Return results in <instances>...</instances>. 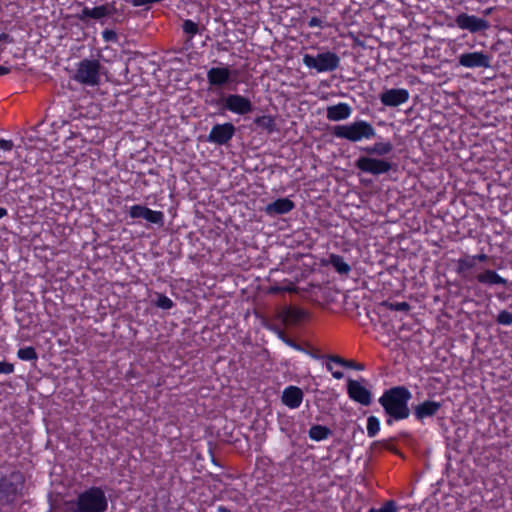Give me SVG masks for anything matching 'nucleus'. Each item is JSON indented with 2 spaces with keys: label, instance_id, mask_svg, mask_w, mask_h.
Instances as JSON below:
<instances>
[{
  "label": "nucleus",
  "instance_id": "nucleus-7",
  "mask_svg": "<svg viewBox=\"0 0 512 512\" xmlns=\"http://www.w3.org/2000/svg\"><path fill=\"white\" fill-rule=\"evenodd\" d=\"M303 64L309 69H315L318 73L332 72L340 65V57L331 51L318 53L316 56L305 54Z\"/></svg>",
  "mask_w": 512,
  "mask_h": 512
},
{
  "label": "nucleus",
  "instance_id": "nucleus-1",
  "mask_svg": "<svg viewBox=\"0 0 512 512\" xmlns=\"http://www.w3.org/2000/svg\"><path fill=\"white\" fill-rule=\"evenodd\" d=\"M411 399L412 393L406 386L398 385L384 390L378 402L387 416V425H392L394 421L405 420L410 416L408 404Z\"/></svg>",
  "mask_w": 512,
  "mask_h": 512
},
{
  "label": "nucleus",
  "instance_id": "nucleus-53",
  "mask_svg": "<svg viewBox=\"0 0 512 512\" xmlns=\"http://www.w3.org/2000/svg\"><path fill=\"white\" fill-rule=\"evenodd\" d=\"M481 259H482V261H484L486 259V256L483 253H482Z\"/></svg>",
  "mask_w": 512,
  "mask_h": 512
},
{
  "label": "nucleus",
  "instance_id": "nucleus-52",
  "mask_svg": "<svg viewBox=\"0 0 512 512\" xmlns=\"http://www.w3.org/2000/svg\"><path fill=\"white\" fill-rule=\"evenodd\" d=\"M479 338H480L479 334H476V335H475V340H476L475 345L477 344V340H478Z\"/></svg>",
  "mask_w": 512,
  "mask_h": 512
},
{
  "label": "nucleus",
  "instance_id": "nucleus-13",
  "mask_svg": "<svg viewBox=\"0 0 512 512\" xmlns=\"http://www.w3.org/2000/svg\"><path fill=\"white\" fill-rule=\"evenodd\" d=\"M231 75L228 67H212L207 71V81L210 86L223 87L233 82Z\"/></svg>",
  "mask_w": 512,
  "mask_h": 512
},
{
  "label": "nucleus",
  "instance_id": "nucleus-25",
  "mask_svg": "<svg viewBox=\"0 0 512 512\" xmlns=\"http://www.w3.org/2000/svg\"><path fill=\"white\" fill-rule=\"evenodd\" d=\"M459 64L467 68L480 67V52L461 54Z\"/></svg>",
  "mask_w": 512,
  "mask_h": 512
},
{
  "label": "nucleus",
  "instance_id": "nucleus-24",
  "mask_svg": "<svg viewBox=\"0 0 512 512\" xmlns=\"http://www.w3.org/2000/svg\"><path fill=\"white\" fill-rule=\"evenodd\" d=\"M490 284V285H507V280L501 277L496 271L494 270H484L482 271V284Z\"/></svg>",
  "mask_w": 512,
  "mask_h": 512
},
{
  "label": "nucleus",
  "instance_id": "nucleus-50",
  "mask_svg": "<svg viewBox=\"0 0 512 512\" xmlns=\"http://www.w3.org/2000/svg\"><path fill=\"white\" fill-rule=\"evenodd\" d=\"M7 214H8L7 209H6V208H4V207H0V219H2L3 217H5Z\"/></svg>",
  "mask_w": 512,
  "mask_h": 512
},
{
  "label": "nucleus",
  "instance_id": "nucleus-51",
  "mask_svg": "<svg viewBox=\"0 0 512 512\" xmlns=\"http://www.w3.org/2000/svg\"><path fill=\"white\" fill-rule=\"evenodd\" d=\"M481 25H482V31L488 27V23L483 19H482Z\"/></svg>",
  "mask_w": 512,
  "mask_h": 512
},
{
  "label": "nucleus",
  "instance_id": "nucleus-11",
  "mask_svg": "<svg viewBox=\"0 0 512 512\" xmlns=\"http://www.w3.org/2000/svg\"><path fill=\"white\" fill-rule=\"evenodd\" d=\"M410 93L405 88H391L380 94V101L384 106L398 107L409 100Z\"/></svg>",
  "mask_w": 512,
  "mask_h": 512
},
{
  "label": "nucleus",
  "instance_id": "nucleus-30",
  "mask_svg": "<svg viewBox=\"0 0 512 512\" xmlns=\"http://www.w3.org/2000/svg\"><path fill=\"white\" fill-rule=\"evenodd\" d=\"M144 219L149 223L162 225L164 222V214L161 211L147 208Z\"/></svg>",
  "mask_w": 512,
  "mask_h": 512
},
{
  "label": "nucleus",
  "instance_id": "nucleus-39",
  "mask_svg": "<svg viewBox=\"0 0 512 512\" xmlns=\"http://www.w3.org/2000/svg\"><path fill=\"white\" fill-rule=\"evenodd\" d=\"M308 27L309 28H320V29H323L325 28L326 24H325V21L318 18V17H312L308 23H307Z\"/></svg>",
  "mask_w": 512,
  "mask_h": 512
},
{
  "label": "nucleus",
  "instance_id": "nucleus-19",
  "mask_svg": "<svg viewBox=\"0 0 512 512\" xmlns=\"http://www.w3.org/2000/svg\"><path fill=\"white\" fill-rule=\"evenodd\" d=\"M327 262L339 275H348L351 272V266L341 255L331 253Z\"/></svg>",
  "mask_w": 512,
  "mask_h": 512
},
{
  "label": "nucleus",
  "instance_id": "nucleus-54",
  "mask_svg": "<svg viewBox=\"0 0 512 512\" xmlns=\"http://www.w3.org/2000/svg\"><path fill=\"white\" fill-rule=\"evenodd\" d=\"M487 93L486 90H482V96L485 95Z\"/></svg>",
  "mask_w": 512,
  "mask_h": 512
},
{
  "label": "nucleus",
  "instance_id": "nucleus-33",
  "mask_svg": "<svg viewBox=\"0 0 512 512\" xmlns=\"http://www.w3.org/2000/svg\"><path fill=\"white\" fill-rule=\"evenodd\" d=\"M147 208H148L147 206L140 205V204L132 205V206H130L129 211H128L129 216L133 219H138V218L144 219Z\"/></svg>",
  "mask_w": 512,
  "mask_h": 512
},
{
  "label": "nucleus",
  "instance_id": "nucleus-38",
  "mask_svg": "<svg viewBox=\"0 0 512 512\" xmlns=\"http://www.w3.org/2000/svg\"><path fill=\"white\" fill-rule=\"evenodd\" d=\"M15 370L14 364L6 361H0V374H12Z\"/></svg>",
  "mask_w": 512,
  "mask_h": 512
},
{
  "label": "nucleus",
  "instance_id": "nucleus-21",
  "mask_svg": "<svg viewBox=\"0 0 512 512\" xmlns=\"http://www.w3.org/2000/svg\"><path fill=\"white\" fill-rule=\"evenodd\" d=\"M92 19H101L107 16H112L116 13L117 9L115 2L105 3L92 9Z\"/></svg>",
  "mask_w": 512,
  "mask_h": 512
},
{
  "label": "nucleus",
  "instance_id": "nucleus-34",
  "mask_svg": "<svg viewBox=\"0 0 512 512\" xmlns=\"http://www.w3.org/2000/svg\"><path fill=\"white\" fill-rule=\"evenodd\" d=\"M346 361H347V359H344L341 356L329 355V356H327V360H326L325 366H326V369L328 371H332V364H336L338 366H341V367L345 368Z\"/></svg>",
  "mask_w": 512,
  "mask_h": 512
},
{
  "label": "nucleus",
  "instance_id": "nucleus-10",
  "mask_svg": "<svg viewBox=\"0 0 512 512\" xmlns=\"http://www.w3.org/2000/svg\"><path fill=\"white\" fill-rule=\"evenodd\" d=\"M347 394L349 398L363 406H368L372 402V393L359 381L349 379L347 382Z\"/></svg>",
  "mask_w": 512,
  "mask_h": 512
},
{
  "label": "nucleus",
  "instance_id": "nucleus-17",
  "mask_svg": "<svg viewBox=\"0 0 512 512\" xmlns=\"http://www.w3.org/2000/svg\"><path fill=\"white\" fill-rule=\"evenodd\" d=\"M352 109L347 103L341 102L336 105L328 106L326 117L330 121H341L350 117Z\"/></svg>",
  "mask_w": 512,
  "mask_h": 512
},
{
  "label": "nucleus",
  "instance_id": "nucleus-20",
  "mask_svg": "<svg viewBox=\"0 0 512 512\" xmlns=\"http://www.w3.org/2000/svg\"><path fill=\"white\" fill-rule=\"evenodd\" d=\"M393 150V145L390 141L386 142H376L373 145L366 146L362 148V151L367 153L368 155H377V156H385L391 153Z\"/></svg>",
  "mask_w": 512,
  "mask_h": 512
},
{
  "label": "nucleus",
  "instance_id": "nucleus-35",
  "mask_svg": "<svg viewBox=\"0 0 512 512\" xmlns=\"http://www.w3.org/2000/svg\"><path fill=\"white\" fill-rule=\"evenodd\" d=\"M278 336L286 345L293 348L294 350L301 351V352L304 351V348L299 343H297L295 340L288 337L284 331L280 330L278 332Z\"/></svg>",
  "mask_w": 512,
  "mask_h": 512
},
{
  "label": "nucleus",
  "instance_id": "nucleus-22",
  "mask_svg": "<svg viewBox=\"0 0 512 512\" xmlns=\"http://www.w3.org/2000/svg\"><path fill=\"white\" fill-rule=\"evenodd\" d=\"M330 434L331 430L320 424L312 425L308 431L309 438L317 442L327 439Z\"/></svg>",
  "mask_w": 512,
  "mask_h": 512
},
{
  "label": "nucleus",
  "instance_id": "nucleus-40",
  "mask_svg": "<svg viewBox=\"0 0 512 512\" xmlns=\"http://www.w3.org/2000/svg\"><path fill=\"white\" fill-rule=\"evenodd\" d=\"M391 309L395 310V311H409L410 310V305L403 301V302H396V303H392L391 304Z\"/></svg>",
  "mask_w": 512,
  "mask_h": 512
},
{
  "label": "nucleus",
  "instance_id": "nucleus-2",
  "mask_svg": "<svg viewBox=\"0 0 512 512\" xmlns=\"http://www.w3.org/2000/svg\"><path fill=\"white\" fill-rule=\"evenodd\" d=\"M72 505L74 512H105L108 501L101 487L91 486L79 493Z\"/></svg>",
  "mask_w": 512,
  "mask_h": 512
},
{
  "label": "nucleus",
  "instance_id": "nucleus-16",
  "mask_svg": "<svg viewBox=\"0 0 512 512\" xmlns=\"http://www.w3.org/2000/svg\"><path fill=\"white\" fill-rule=\"evenodd\" d=\"M294 208L295 204L292 200L289 198H279L269 203L265 208V212L271 216L284 215L292 211Z\"/></svg>",
  "mask_w": 512,
  "mask_h": 512
},
{
  "label": "nucleus",
  "instance_id": "nucleus-48",
  "mask_svg": "<svg viewBox=\"0 0 512 512\" xmlns=\"http://www.w3.org/2000/svg\"><path fill=\"white\" fill-rule=\"evenodd\" d=\"M218 512H232L228 507L220 505L217 507Z\"/></svg>",
  "mask_w": 512,
  "mask_h": 512
},
{
  "label": "nucleus",
  "instance_id": "nucleus-14",
  "mask_svg": "<svg viewBox=\"0 0 512 512\" xmlns=\"http://www.w3.org/2000/svg\"><path fill=\"white\" fill-rule=\"evenodd\" d=\"M442 404L433 400H425L413 408V415L419 422H423L426 418L434 417L441 409Z\"/></svg>",
  "mask_w": 512,
  "mask_h": 512
},
{
  "label": "nucleus",
  "instance_id": "nucleus-26",
  "mask_svg": "<svg viewBox=\"0 0 512 512\" xmlns=\"http://www.w3.org/2000/svg\"><path fill=\"white\" fill-rule=\"evenodd\" d=\"M156 299L153 300V305L162 310H170L175 306V303L165 294L155 292Z\"/></svg>",
  "mask_w": 512,
  "mask_h": 512
},
{
  "label": "nucleus",
  "instance_id": "nucleus-27",
  "mask_svg": "<svg viewBox=\"0 0 512 512\" xmlns=\"http://www.w3.org/2000/svg\"><path fill=\"white\" fill-rule=\"evenodd\" d=\"M17 357L22 361H37L38 353L33 346H26L18 349Z\"/></svg>",
  "mask_w": 512,
  "mask_h": 512
},
{
  "label": "nucleus",
  "instance_id": "nucleus-42",
  "mask_svg": "<svg viewBox=\"0 0 512 512\" xmlns=\"http://www.w3.org/2000/svg\"><path fill=\"white\" fill-rule=\"evenodd\" d=\"M14 147L12 140L0 139V149L4 151H11Z\"/></svg>",
  "mask_w": 512,
  "mask_h": 512
},
{
  "label": "nucleus",
  "instance_id": "nucleus-55",
  "mask_svg": "<svg viewBox=\"0 0 512 512\" xmlns=\"http://www.w3.org/2000/svg\"><path fill=\"white\" fill-rule=\"evenodd\" d=\"M310 10H311V11H315V10H317V9H316V8H314V7H311V8H310Z\"/></svg>",
  "mask_w": 512,
  "mask_h": 512
},
{
  "label": "nucleus",
  "instance_id": "nucleus-31",
  "mask_svg": "<svg viewBox=\"0 0 512 512\" xmlns=\"http://www.w3.org/2000/svg\"><path fill=\"white\" fill-rule=\"evenodd\" d=\"M398 506L395 500H387L385 501L381 507L379 508H370L368 512H397Z\"/></svg>",
  "mask_w": 512,
  "mask_h": 512
},
{
  "label": "nucleus",
  "instance_id": "nucleus-44",
  "mask_svg": "<svg viewBox=\"0 0 512 512\" xmlns=\"http://www.w3.org/2000/svg\"><path fill=\"white\" fill-rule=\"evenodd\" d=\"M91 9H92V8H89V7L85 6V7L82 9V11H81V14H80L79 18H80L81 20H84V19H86V18H91V19H92V10H91Z\"/></svg>",
  "mask_w": 512,
  "mask_h": 512
},
{
  "label": "nucleus",
  "instance_id": "nucleus-18",
  "mask_svg": "<svg viewBox=\"0 0 512 512\" xmlns=\"http://www.w3.org/2000/svg\"><path fill=\"white\" fill-rule=\"evenodd\" d=\"M456 23L461 29H467L471 32L480 31V18L462 13L457 16Z\"/></svg>",
  "mask_w": 512,
  "mask_h": 512
},
{
  "label": "nucleus",
  "instance_id": "nucleus-8",
  "mask_svg": "<svg viewBox=\"0 0 512 512\" xmlns=\"http://www.w3.org/2000/svg\"><path fill=\"white\" fill-rule=\"evenodd\" d=\"M355 167L362 173L378 176L388 173L392 169V163L385 159L360 156L355 161Z\"/></svg>",
  "mask_w": 512,
  "mask_h": 512
},
{
  "label": "nucleus",
  "instance_id": "nucleus-28",
  "mask_svg": "<svg viewBox=\"0 0 512 512\" xmlns=\"http://www.w3.org/2000/svg\"><path fill=\"white\" fill-rule=\"evenodd\" d=\"M305 316V312L298 308H288L284 311V320L289 323H298Z\"/></svg>",
  "mask_w": 512,
  "mask_h": 512
},
{
  "label": "nucleus",
  "instance_id": "nucleus-9",
  "mask_svg": "<svg viewBox=\"0 0 512 512\" xmlns=\"http://www.w3.org/2000/svg\"><path fill=\"white\" fill-rule=\"evenodd\" d=\"M236 128L231 122L215 124L211 128L207 141L215 145H226L235 135Z\"/></svg>",
  "mask_w": 512,
  "mask_h": 512
},
{
  "label": "nucleus",
  "instance_id": "nucleus-12",
  "mask_svg": "<svg viewBox=\"0 0 512 512\" xmlns=\"http://www.w3.org/2000/svg\"><path fill=\"white\" fill-rule=\"evenodd\" d=\"M477 261H480V255L464 256L457 262V272L465 278H476L480 281Z\"/></svg>",
  "mask_w": 512,
  "mask_h": 512
},
{
  "label": "nucleus",
  "instance_id": "nucleus-3",
  "mask_svg": "<svg viewBox=\"0 0 512 512\" xmlns=\"http://www.w3.org/2000/svg\"><path fill=\"white\" fill-rule=\"evenodd\" d=\"M25 479L20 471H12L0 477V505H13L22 495Z\"/></svg>",
  "mask_w": 512,
  "mask_h": 512
},
{
  "label": "nucleus",
  "instance_id": "nucleus-6",
  "mask_svg": "<svg viewBox=\"0 0 512 512\" xmlns=\"http://www.w3.org/2000/svg\"><path fill=\"white\" fill-rule=\"evenodd\" d=\"M101 64L97 59L85 58L76 67L73 80L84 86H97L100 84Z\"/></svg>",
  "mask_w": 512,
  "mask_h": 512
},
{
  "label": "nucleus",
  "instance_id": "nucleus-45",
  "mask_svg": "<svg viewBox=\"0 0 512 512\" xmlns=\"http://www.w3.org/2000/svg\"><path fill=\"white\" fill-rule=\"evenodd\" d=\"M334 365L335 364H332V371H330V372H331L333 378L340 380L344 377V373L341 370H335Z\"/></svg>",
  "mask_w": 512,
  "mask_h": 512
},
{
  "label": "nucleus",
  "instance_id": "nucleus-36",
  "mask_svg": "<svg viewBox=\"0 0 512 512\" xmlns=\"http://www.w3.org/2000/svg\"><path fill=\"white\" fill-rule=\"evenodd\" d=\"M496 322L504 326L512 325V313L507 310L500 311L497 315Z\"/></svg>",
  "mask_w": 512,
  "mask_h": 512
},
{
  "label": "nucleus",
  "instance_id": "nucleus-4",
  "mask_svg": "<svg viewBox=\"0 0 512 512\" xmlns=\"http://www.w3.org/2000/svg\"><path fill=\"white\" fill-rule=\"evenodd\" d=\"M332 134L336 138L358 142L362 139L373 138L376 132L372 124L364 120H359L350 124L334 126Z\"/></svg>",
  "mask_w": 512,
  "mask_h": 512
},
{
  "label": "nucleus",
  "instance_id": "nucleus-37",
  "mask_svg": "<svg viewBox=\"0 0 512 512\" xmlns=\"http://www.w3.org/2000/svg\"><path fill=\"white\" fill-rule=\"evenodd\" d=\"M102 38L105 42H116L118 40V35L112 29H105L102 31Z\"/></svg>",
  "mask_w": 512,
  "mask_h": 512
},
{
  "label": "nucleus",
  "instance_id": "nucleus-29",
  "mask_svg": "<svg viewBox=\"0 0 512 512\" xmlns=\"http://www.w3.org/2000/svg\"><path fill=\"white\" fill-rule=\"evenodd\" d=\"M380 420L378 417L371 415L367 418V436L369 438H374L380 431Z\"/></svg>",
  "mask_w": 512,
  "mask_h": 512
},
{
  "label": "nucleus",
  "instance_id": "nucleus-47",
  "mask_svg": "<svg viewBox=\"0 0 512 512\" xmlns=\"http://www.w3.org/2000/svg\"><path fill=\"white\" fill-rule=\"evenodd\" d=\"M11 71L10 67L0 65V76L9 74Z\"/></svg>",
  "mask_w": 512,
  "mask_h": 512
},
{
  "label": "nucleus",
  "instance_id": "nucleus-32",
  "mask_svg": "<svg viewBox=\"0 0 512 512\" xmlns=\"http://www.w3.org/2000/svg\"><path fill=\"white\" fill-rule=\"evenodd\" d=\"M183 32L193 38L199 32V26L193 20L187 19L182 25Z\"/></svg>",
  "mask_w": 512,
  "mask_h": 512
},
{
  "label": "nucleus",
  "instance_id": "nucleus-23",
  "mask_svg": "<svg viewBox=\"0 0 512 512\" xmlns=\"http://www.w3.org/2000/svg\"><path fill=\"white\" fill-rule=\"evenodd\" d=\"M254 123L257 127L266 130L268 133H273L276 130L275 118L271 115L257 116L254 119Z\"/></svg>",
  "mask_w": 512,
  "mask_h": 512
},
{
  "label": "nucleus",
  "instance_id": "nucleus-46",
  "mask_svg": "<svg viewBox=\"0 0 512 512\" xmlns=\"http://www.w3.org/2000/svg\"><path fill=\"white\" fill-rule=\"evenodd\" d=\"M489 62H490L489 57L482 53V57H481V65H482V67H489V65H490Z\"/></svg>",
  "mask_w": 512,
  "mask_h": 512
},
{
  "label": "nucleus",
  "instance_id": "nucleus-41",
  "mask_svg": "<svg viewBox=\"0 0 512 512\" xmlns=\"http://www.w3.org/2000/svg\"><path fill=\"white\" fill-rule=\"evenodd\" d=\"M294 286L292 284L288 285V286H272L270 288V291L272 293H280V292H291V291H294Z\"/></svg>",
  "mask_w": 512,
  "mask_h": 512
},
{
  "label": "nucleus",
  "instance_id": "nucleus-15",
  "mask_svg": "<svg viewBox=\"0 0 512 512\" xmlns=\"http://www.w3.org/2000/svg\"><path fill=\"white\" fill-rule=\"evenodd\" d=\"M303 392L297 386H288L282 393V403L290 409H297L303 401Z\"/></svg>",
  "mask_w": 512,
  "mask_h": 512
},
{
  "label": "nucleus",
  "instance_id": "nucleus-49",
  "mask_svg": "<svg viewBox=\"0 0 512 512\" xmlns=\"http://www.w3.org/2000/svg\"><path fill=\"white\" fill-rule=\"evenodd\" d=\"M9 38H10V36L8 34H6V33H1L0 34V42H2V41L8 42Z\"/></svg>",
  "mask_w": 512,
  "mask_h": 512
},
{
  "label": "nucleus",
  "instance_id": "nucleus-43",
  "mask_svg": "<svg viewBox=\"0 0 512 512\" xmlns=\"http://www.w3.org/2000/svg\"><path fill=\"white\" fill-rule=\"evenodd\" d=\"M345 368L354 369V370H363L364 366L360 363L355 362L354 360H347Z\"/></svg>",
  "mask_w": 512,
  "mask_h": 512
},
{
  "label": "nucleus",
  "instance_id": "nucleus-5",
  "mask_svg": "<svg viewBox=\"0 0 512 512\" xmlns=\"http://www.w3.org/2000/svg\"><path fill=\"white\" fill-rule=\"evenodd\" d=\"M209 104L218 107L221 112L229 111L238 115H246L253 111L251 100L240 94L222 95L218 99L211 100Z\"/></svg>",
  "mask_w": 512,
  "mask_h": 512
}]
</instances>
